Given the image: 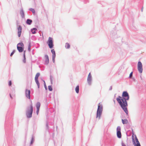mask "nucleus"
Here are the masks:
<instances>
[{
	"label": "nucleus",
	"mask_w": 146,
	"mask_h": 146,
	"mask_svg": "<svg viewBox=\"0 0 146 146\" xmlns=\"http://www.w3.org/2000/svg\"><path fill=\"white\" fill-rule=\"evenodd\" d=\"M122 97L119 96L118 98H117L116 100L126 115H127L128 112L127 108L128 106L127 101L129 99V95L127 91H123L122 93Z\"/></svg>",
	"instance_id": "f257e3e1"
},
{
	"label": "nucleus",
	"mask_w": 146,
	"mask_h": 146,
	"mask_svg": "<svg viewBox=\"0 0 146 146\" xmlns=\"http://www.w3.org/2000/svg\"><path fill=\"white\" fill-rule=\"evenodd\" d=\"M33 113V106L32 104L30 105V107H27L26 111V115L27 118H30L32 117Z\"/></svg>",
	"instance_id": "f03ea898"
},
{
	"label": "nucleus",
	"mask_w": 146,
	"mask_h": 146,
	"mask_svg": "<svg viewBox=\"0 0 146 146\" xmlns=\"http://www.w3.org/2000/svg\"><path fill=\"white\" fill-rule=\"evenodd\" d=\"M103 111V106L102 104L100 105L99 103L98 106V108L96 113V118L98 117L99 119L100 118L101 115Z\"/></svg>",
	"instance_id": "7ed1b4c3"
},
{
	"label": "nucleus",
	"mask_w": 146,
	"mask_h": 146,
	"mask_svg": "<svg viewBox=\"0 0 146 146\" xmlns=\"http://www.w3.org/2000/svg\"><path fill=\"white\" fill-rule=\"evenodd\" d=\"M47 43L50 48L52 49L53 48L54 46L53 41V38L52 37H50L48 38V40L47 42Z\"/></svg>",
	"instance_id": "20e7f679"
},
{
	"label": "nucleus",
	"mask_w": 146,
	"mask_h": 146,
	"mask_svg": "<svg viewBox=\"0 0 146 146\" xmlns=\"http://www.w3.org/2000/svg\"><path fill=\"white\" fill-rule=\"evenodd\" d=\"M135 141L134 136L133 135H132V140L133 145L135 146H141L138 140L136 135H135Z\"/></svg>",
	"instance_id": "39448f33"
},
{
	"label": "nucleus",
	"mask_w": 146,
	"mask_h": 146,
	"mask_svg": "<svg viewBox=\"0 0 146 146\" xmlns=\"http://www.w3.org/2000/svg\"><path fill=\"white\" fill-rule=\"evenodd\" d=\"M18 50L20 52H22L24 50V44L22 42L19 43L17 45Z\"/></svg>",
	"instance_id": "423d86ee"
},
{
	"label": "nucleus",
	"mask_w": 146,
	"mask_h": 146,
	"mask_svg": "<svg viewBox=\"0 0 146 146\" xmlns=\"http://www.w3.org/2000/svg\"><path fill=\"white\" fill-rule=\"evenodd\" d=\"M137 68L139 72L142 73L143 72L142 64L140 61H139L137 64Z\"/></svg>",
	"instance_id": "0eeeda50"
},
{
	"label": "nucleus",
	"mask_w": 146,
	"mask_h": 146,
	"mask_svg": "<svg viewBox=\"0 0 146 146\" xmlns=\"http://www.w3.org/2000/svg\"><path fill=\"white\" fill-rule=\"evenodd\" d=\"M40 75V73H37L36 74L35 77V80L36 83V84L38 86V88H39L40 87V84L38 80V77Z\"/></svg>",
	"instance_id": "6e6552de"
},
{
	"label": "nucleus",
	"mask_w": 146,
	"mask_h": 146,
	"mask_svg": "<svg viewBox=\"0 0 146 146\" xmlns=\"http://www.w3.org/2000/svg\"><path fill=\"white\" fill-rule=\"evenodd\" d=\"M92 77L90 73L89 74L88 78H87V82L88 84L90 86L92 84Z\"/></svg>",
	"instance_id": "1a4fd4ad"
},
{
	"label": "nucleus",
	"mask_w": 146,
	"mask_h": 146,
	"mask_svg": "<svg viewBox=\"0 0 146 146\" xmlns=\"http://www.w3.org/2000/svg\"><path fill=\"white\" fill-rule=\"evenodd\" d=\"M51 52L52 54V60L53 63L55 62V58L56 57L55 52L54 49L51 50Z\"/></svg>",
	"instance_id": "9d476101"
},
{
	"label": "nucleus",
	"mask_w": 146,
	"mask_h": 146,
	"mask_svg": "<svg viewBox=\"0 0 146 146\" xmlns=\"http://www.w3.org/2000/svg\"><path fill=\"white\" fill-rule=\"evenodd\" d=\"M22 30V28L21 26H19L17 28L18 30V35L19 37L21 36V31Z\"/></svg>",
	"instance_id": "9b49d317"
},
{
	"label": "nucleus",
	"mask_w": 146,
	"mask_h": 146,
	"mask_svg": "<svg viewBox=\"0 0 146 146\" xmlns=\"http://www.w3.org/2000/svg\"><path fill=\"white\" fill-rule=\"evenodd\" d=\"M31 93V91L30 90H28V89H26L25 90V95L26 97L29 98V99H30V94Z\"/></svg>",
	"instance_id": "f8f14e48"
},
{
	"label": "nucleus",
	"mask_w": 146,
	"mask_h": 146,
	"mask_svg": "<svg viewBox=\"0 0 146 146\" xmlns=\"http://www.w3.org/2000/svg\"><path fill=\"white\" fill-rule=\"evenodd\" d=\"M45 60L44 62V64L46 65H47L49 62V59L48 56L47 55H46L45 56Z\"/></svg>",
	"instance_id": "ddd939ff"
},
{
	"label": "nucleus",
	"mask_w": 146,
	"mask_h": 146,
	"mask_svg": "<svg viewBox=\"0 0 146 146\" xmlns=\"http://www.w3.org/2000/svg\"><path fill=\"white\" fill-rule=\"evenodd\" d=\"M20 14L22 18H25L24 13L23 10L22 8L20 10Z\"/></svg>",
	"instance_id": "4468645a"
},
{
	"label": "nucleus",
	"mask_w": 146,
	"mask_h": 146,
	"mask_svg": "<svg viewBox=\"0 0 146 146\" xmlns=\"http://www.w3.org/2000/svg\"><path fill=\"white\" fill-rule=\"evenodd\" d=\"M32 20L29 19H27L26 22V23L28 25H31L32 24Z\"/></svg>",
	"instance_id": "2eb2a0df"
},
{
	"label": "nucleus",
	"mask_w": 146,
	"mask_h": 146,
	"mask_svg": "<svg viewBox=\"0 0 146 146\" xmlns=\"http://www.w3.org/2000/svg\"><path fill=\"white\" fill-rule=\"evenodd\" d=\"M122 122L123 124H127L128 123V121L126 119H122Z\"/></svg>",
	"instance_id": "dca6fc26"
},
{
	"label": "nucleus",
	"mask_w": 146,
	"mask_h": 146,
	"mask_svg": "<svg viewBox=\"0 0 146 146\" xmlns=\"http://www.w3.org/2000/svg\"><path fill=\"white\" fill-rule=\"evenodd\" d=\"M37 30L36 28H34L31 29V31L33 34H35L36 33V31Z\"/></svg>",
	"instance_id": "f3484780"
},
{
	"label": "nucleus",
	"mask_w": 146,
	"mask_h": 146,
	"mask_svg": "<svg viewBox=\"0 0 146 146\" xmlns=\"http://www.w3.org/2000/svg\"><path fill=\"white\" fill-rule=\"evenodd\" d=\"M40 103L39 102L37 103L36 104V107L37 109H40Z\"/></svg>",
	"instance_id": "a211bd4d"
},
{
	"label": "nucleus",
	"mask_w": 146,
	"mask_h": 146,
	"mask_svg": "<svg viewBox=\"0 0 146 146\" xmlns=\"http://www.w3.org/2000/svg\"><path fill=\"white\" fill-rule=\"evenodd\" d=\"M117 137L119 138H120L121 137V132H117Z\"/></svg>",
	"instance_id": "6ab92c4d"
},
{
	"label": "nucleus",
	"mask_w": 146,
	"mask_h": 146,
	"mask_svg": "<svg viewBox=\"0 0 146 146\" xmlns=\"http://www.w3.org/2000/svg\"><path fill=\"white\" fill-rule=\"evenodd\" d=\"M25 51H24V53L23 54V62L24 63H26V57H25Z\"/></svg>",
	"instance_id": "aec40b11"
},
{
	"label": "nucleus",
	"mask_w": 146,
	"mask_h": 146,
	"mask_svg": "<svg viewBox=\"0 0 146 146\" xmlns=\"http://www.w3.org/2000/svg\"><path fill=\"white\" fill-rule=\"evenodd\" d=\"M75 91L77 93H78L79 92V86L78 85L76 86L75 88Z\"/></svg>",
	"instance_id": "412c9836"
},
{
	"label": "nucleus",
	"mask_w": 146,
	"mask_h": 146,
	"mask_svg": "<svg viewBox=\"0 0 146 146\" xmlns=\"http://www.w3.org/2000/svg\"><path fill=\"white\" fill-rule=\"evenodd\" d=\"M65 47L66 48L68 49L70 48V45L68 43H66L65 44Z\"/></svg>",
	"instance_id": "4be33fe9"
},
{
	"label": "nucleus",
	"mask_w": 146,
	"mask_h": 146,
	"mask_svg": "<svg viewBox=\"0 0 146 146\" xmlns=\"http://www.w3.org/2000/svg\"><path fill=\"white\" fill-rule=\"evenodd\" d=\"M35 140V137L33 136V135H32V137L31 139V141L30 143V144L31 145L32 144L33 142Z\"/></svg>",
	"instance_id": "5701e85b"
},
{
	"label": "nucleus",
	"mask_w": 146,
	"mask_h": 146,
	"mask_svg": "<svg viewBox=\"0 0 146 146\" xmlns=\"http://www.w3.org/2000/svg\"><path fill=\"white\" fill-rule=\"evenodd\" d=\"M29 10L31 11L33 14L35 13V11L34 9L31 8L29 9Z\"/></svg>",
	"instance_id": "b1692460"
},
{
	"label": "nucleus",
	"mask_w": 146,
	"mask_h": 146,
	"mask_svg": "<svg viewBox=\"0 0 146 146\" xmlns=\"http://www.w3.org/2000/svg\"><path fill=\"white\" fill-rule=\"evenodd\" d=\"M117 132H121V127L118 126L117 128Z\"/></svg>",
	"instance_id": "393cba45"
},
{
	"label": "nucleus",
	"mask_w": 146,
	"mask_h": 146,
	"mask_svg": "<svg viewBox=\"0 0 146 146\" xmlns=\"http://www.w3.org/2000/svg\"><path fill=\"white\" fill-rule=\"evenodd\" d=\"M48 90L50 91H52V86L51 85L50 86H48Z\"/></svg>",
	"instance_id": "a878e982"
},
{
	"label": "nucleus",
	"mask_w": 146,
	"mask_h": 146,
	"mask_svg": "<svg viewBox=\"0 0 146 146\" xmlns=\"http://www.w3.org/2000/svg\"><path fill=\"white\" fill-rule=\"evenodd\" d=\"M31 50V43H29V45L28 46V50L30 51Z\"/></svg>",
	"instance_id": "bb28decb"
},
{
	"label": "nucleus",
	"mask_w": 146,
	"mask_h": 146,
	"mask_svg": "<svg viewBox=\"0 0 146 146\" xmlns=\"http://www.w3.org/2000/svg\"><path fill=\"white\" fill-rule=\"evenodd\" d=\"M15 50H13V52L11 53L10 54V56H12L15 53Z\"/></svg>",
	"instance_id": "cd10ccee"
},
{
	"label": "nucleus",
	"mask_w": 146,
	"mask_h": 146,
	"mask_svg": "<svg viewBox=\"0 0 146 146\" xmlns=\"http://www.w3.org/2000/svg\"><path fill=\"white\" fill-rule=\"evenodd\" d=\"M133 72H131V73H130V74H129V78H131L132 77V75H133Z\"/></svg>",
	"instance_id": "c85d7f7f"
},
{
	"label": "nucleus",
	"mask_w": 146,
	"mask_h": 146,
	"mask_svg": "<svg viewBox=\"0 0 146 146\" xmlns=\"http://www.w3.org/2000/svg\"><path fill=\"white\" fill-rule=\"evenodd\" d=\"M52 77L51 76H50V82H51V84H53V80H52Z\"/></svg>",
	"instance_id": "c756f323"
},
{
	"label": "nucleus",
	"mask_w": 146,
	"mask_h": 146,
	"mask_svg": "<svg viewBox=\"0 0 146 146\" xmlns=\"http://www.w3.org/2000/svg\"><path fill=\"white\" fill-rule=\"evenodd\" d=\"M44 87L45 90H46L47 89V86H46V84L45 81H44Z\"/></svg>",
	"instance_id": "7c9ffc66"
},
{
	"label": "nucleus",
	"mask_w": 146,
	"mask_h": 146,
	"mask_svg": "<svg viewBox=\"0 0 146 146\" xmlns=\"http://www.w3.org/2000/svg\"><path fill=\"white\" fill-rule=\"evenodd\" d=\"M46 129H47V130H48L49 129V126L48 125L47 123H46Z\"/></svg>",
	"instance_id": "2f4dec72"
},
{
	"label": "nucleus",
	"mask_w": 146,
	"mask_h": 146,
	"mask_svg": "<svg viewBox=\"0 0 146 146\" xmlns=\"http://www.w3.org/2000/svg\"><path fill=\"white\" fill-rule=\"evenodd\" d=\"M11 84H12V82L11 81H10L9 82V85L10 86L11 85Z\"/></svg>",
	"instance_id": "473e14b6"
},
{
	"label": "nucleus",
	"mask_w": 146,
	"mask_h": 146,
	"mask_svg": "<svg viewBox=\"0 0 146 146\" xmlns=\"http://www.w3.org/2000/svg\"><path fill=\"white\" fill-rule=\"evenodd\" d=\"M121 145L122 146H126V145L124 144L123 142H121Z\"/></svg>",
	"instance_id": "72a5a7b5"
},
{
	"label": "nucleus",
	"mask_w": 146,
	"mask_h": 146,
	"mask_svg": "<svg viewBox=\"0 0 146 146\" xmlns=\"http://www.w3.org/2000/svg\"><path fill=\"white\" fill-rule=\"evenodd\" d=\"M39 109H37V110H36V113L38 115V112H39Z\"/></svg>",
	"instance_id": "f704fd0d"
},
{
	"label": "nucleus",
	"mask_w": 146,
	"mask_h": 146,
	"mask_svg": "<svg viewBox=\"0 0 146 146\" xmlns=\"http://www.w3.org/2000/svg\"><path fill=\"white\" fill-rule=\"evenodd\" d=\"M112 89V86H110L109 88V90H111Z\"/></svg>",
	"instance_id": "c9c22d12"
},
{
	"label": "nucleus",
	"mask_w": 146,
	"mask_h": 146,
	"mask_svg": "<svg viewBox=\"0 0 146 146\" xmlns=\"http://www.w3.org/2000/svg\"><path fill=\"white\" fill-rule=\"evenodd\" d=\"M143 7H142L141 9V11L142 12H143Z\"/></svg>",
	"instance_id": "e433bc0d"
},
{
	"label": "nucleus",
	"mask_w": 146,
	"mask_h": 146,
	"mask_svg": "<svg viewBox=\"0 0 146 146\" xmlns=\"http://www.w3.org/2000/svg\"><path fill=\"white\" fill-rule=\"evenodd\" d=\"M133 80H134V81H135V79L134 78H133Z\"/></svg>",
	"instance_id": "4c0bfd02"
},
{
	"label": "nucleus",
	"mask_w": 146,
	"mask_h": 146,
	"mask_svg": "<svg viewBox=\"0 0 146 146\" xmlns=\"http://www.w3.org/2000/svg\"><path fill=\"white\" fill-rule=\"evenodd\" d=\"M10 97H11V98H12V97H11V95L10 94Z\"/></svg>",
	"instance_id": "58836bf2"
},
{
	"label": "nucleus",
	"mask_w": 146,
	"mask_h": 146,
	"mask_svg": "<svg viewBox=\"0 0 146 146\" xmlns=\"http://www.w3.org/2000/svg\"><path fill=\"white\" fill-rule=\"evenodd\" d=\"M35 37V36H32V38H33V37Z\"/></svg>",
	"instance_id": "ea45409f"
},
{
	"label": "nucleus",
	"mask_w": 146,
	"mask_h": 146,
	"mask_svg": "<svg viewBox=\"0 0 146 146\" xmlns=\"http://www.w3.org/2000/svg\"><path fill=\"white\" fill-rule=\"evenodd\" d=\"M141 79H142V78H141Z\"/></svg>",
	"instance_id": "a19ab883"
},
{
	"label": "nucleus",
	"mask_w": 146,
	"mask_h": 146,
	"mask_svg": "<svg viewBox=\"0 0 146 146\" xmlns=\"http://www.w3.org/2000/svg\"><path fill=\"white\" fill-rule=\"evenodd\" d=\"M113 101H114V102H115V100H113Z\"/></svg>",
	"instance_id": "79ce46f5"
}]
</instances>
